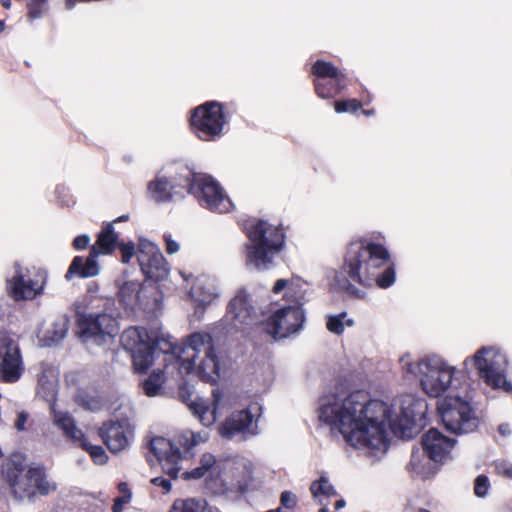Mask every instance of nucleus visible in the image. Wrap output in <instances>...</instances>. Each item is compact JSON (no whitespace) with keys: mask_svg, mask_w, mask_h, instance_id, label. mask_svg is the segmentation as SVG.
Here are the masks:
<instances>
[{"mask_svg":"<svg viewBox=\"0 0 512 512\" xmlns=\"http://www.w3.org/2000/svg\"><path fill=\"white\" fill-rule=\"evenodd\" d=\"M318 419L338 432L351 447L380 457L389 448V431L405 436L415 425L417 414L409 406L396 414L393 406L371 399L363 390L349 394L331 392L320 398Z\"/></svg>","mask_w":512,"mask_h":512,"instance_id":"nucleus-1","label":"nucleus"},{"mask_svg":"<svg viewBox=\"0 0 512 512\" xmlns=\"http://www.w3.org/2000/svg\"><path fill=\"white\" fill-rule=\"evenodd\" d=\"M123 348L130 353L137 372L146 371L154 362V350L176 357L179 374L192 375L209 383L219 377V358L213 337L207 332H194L181 345L165 338H152L143 327H129L121 336Z\"/></svg>","mask_w":512,"mask_h":512,"instance_id":"nucleus-2","label":"nucleus"},{"mask_svg":"<svg viewBox=\"0 0 512 512\" xmlns=\"http://www.w3.org/2000/svg\"><path fill=\"white\" fill-rule=\"evenodd\" d=\"M389 260L385 247L365 241L350 243L344 259L343 271L329 274L331 285L340 290H350L351 282L370 286L376 282L381 288H388L395 282V270L387 268L381 275L377 270Z\"/></svg>","mask_w":512,"mask_h":512,"instance_id":"nucleus-3","label":"nucleus"},{"mask_svg":"<svg viewBox=\"0 0 512 512\" xmlns=\"http://www.w3.org/2000/svg\"><path fill=\"white\" fill-rule=\"evenodd\" d=\"M272 293L282 294L286 305L275 309L267 318V333L274 339H283L298 333L306 319L303 306L310 297L308 283L300 277L278 279L272 287Z\"/></svg>","mask_w":512,"mask_h":512,"instance_id":"nucleus-4","label":"nucleus"},{"mask_svg":"<svg viewBox=\"0 0 512 512\" xmlns=\"http://www.w3.org/2000/svg\"><path fill=\"white\" fill-rule=\"evenodd\" d=\"M3 477L15 501H32L37 495L47 496L57 490L44 467L28 466L20 454L10 457L3 469Z\"/></svg>","mask_w":512,"mask_h":512,"instance_id":"nucleus-5","label":"nucleus"},{"mask_svg":"<svg viewBox=\"0 0 512 512\" xmlns=\"http://www.w3.org/2000/svg\"><path fill=\"white\" fill-rule=\"evenodd\" d=\"M399 363L404 376L418 378L423 391L430 397H439L445 393L455 374V367L437 356L416 359L405 354Z\"/></svg>","mask_w":512,"mask_h":512,"instance_id":"nucleus-6","label":"nucleus"},{"mask_svg":"<svg viewBox=\"0 0 512 512\" xmlns=\"http://www.w3.org/2000/svg\"><path fill=\"white\" fill-rule=\"evenodd\" d=\"M249 243L246 245V266L255 270L271 267L275 255L284 247L285 234L280 226L259 220L248 230Z\"/></svg>","mask_w":512,"mask_h":512,"instance_id":"nucleus-7","label":"nucleus"},{"mask_svg":"<svg viewBox=\"0 0 512 512\" xmlns=\"http://www.w3.org/2000/svg\"><path fill=\"white\" fill-rule=\"evenodd\" d=\"M463 364L466 368L472 364L479 377L491 388L512 391V383L505 377L508 360L498 348L482 347L472 357L466 358Z\"/></svg>","mask_w":512,"mask_h":512,"instance_id":"nucleus-8","label":"nucleus"},{"mask_svg":"<svg viewBox=\"0 0 512 512\" xmlns=\"http://www.w3.org/2000/svg\"><path fill=\"white\" fill-rule=\"evenodd\" d=\"M185 187L199 202V204L211 211L225 213L233 206L230 198L224 192L219 183L207 174L191 173L185 169L183 176Z\"/></svg>","mask_w":512,"mask_h":512,"instance_id":"nucleus-9","label":"nucleus"},{"mask_svg":"<svg viewBox=\"0 0 512 512\" xmlns=\"http://www.w3.org/2000/svg\"><path fill=\"white\" fill-rule=\"evenodd\" d=\"M438 411L445 428L454 434L470 433L478 426L469 403L460 397L446 396L438 404Z\"/></svg>","mask_w":512,"mask_h":512,"instance_id":"nucleus-10","label":"nucleus"},{"mask_svg":"<svg viewBox=\"0 0 512 512\" xmlns=\"http://www.w3.org/2000/svg\"><path fill=\"white\" fill-rule=\"evenodd\" d=\"M79 327L81 338L87 345H109L119 333L117 318L107 312L81 317Z\"/></svg>","mask_w":512,"mask_h":512,"instance_id":"nucleus-11","label":"nucleus"},{"mask_svg":"<svg viewBox=\"0 0 512 512\" xmlns=\"http://www.w3.org/2000/svg\"><path fill=\"white\" fill-rule=\"evenodd\" d=\"M226 124L222 105L218 102H206L194 109L191 127L196 136L204 141L219 137Z\"/></svg>","mask_w":512,"mask_h":512,"instance_id":"nucleus-12","label":"nucleus"},{"mask_svg":"<svg viewBox=\"0 0 512 512\" xmlns=\"http://www.w3.org/2000/svg\"><path fill=\"white\" fill-rule=\"evenodd\" d=\"M24 369L18 343L6 332L0 331L1 379L7 383H15L21 378Z\"/></svg>","mask_w":512,"mask_h":512,"instance_id":"nucleus-13","label":"nucleus"},{"mask_svg":"<svg viewBox=\"0 0 512 512\" xmlns=\"http://www.w3.org/2000/svg\"><path fill=\"white\" fill-rule=\"evenodd\" d=\"M137 260L142 273L149 279L161 281L169 274L168 264L160 249L147 239H140Z\"/></svg>","mask_w":512,"mask_h":512,"instance_id":"nucleus-14","label":"nucleus"},{"mask_svg":"<svg viewBox=\"0 0 512 512\" xmlns=\"http://www.w3.org/2000/svg\"><path fill=\"white\" fill-rule=\"evenodd\" d=\"M260 409L258 404H252L246 409L233 412L219 427L221 436L230 439L237 434L257 435V416Z\"/></svg>","mask_w":512,"mask_h":512,"instance_id":"nucleus-15","label":"nucleus"},{"mask_svg":"<svg viewBox=\"0 0 512 512\" xmlns=\"http://www.w3.org/2000/svg\"><path fill=\"white\" fill-rule=\"evenodd\" d=\"M312 71L318 77L315 81L316 92L323 99L334 97L345 87V75L329 62L316 61Z\"/></svg>","mask_w":512,"mask_h":512,"instance_id":"nucleus-16","label":"nucleus"},{"mask_svg":"<svg viewBox=\"0 0 512 512\" xmlns=\"http://www.w3.org/2000/svg\"><path fill=\"white\" fill-rule=\"evenodd\" d=\"M226 320L237 330L260 321L259 315L252 304L251 296L246 291H239L231 300Z\"/></svg>","mask_w":512,"mask_h":512,"instance_id":"nucleus-17","label":"nucleus"},{"mask_svg":"<svg viewBox=\"0 0 512 512\" xmlns=\"http://www.w3.org/2000/svg\"><path fill=\"white\" fill-rule=\"evenodd\" d=\"M252 475V467L245 458H230L225 460L220 469V478L228 490H244Z\"/></svg>","mask_w":512,"mask_h":512,"instance_id":"nucleus-18","label":"nucleus"},{"mask_svg":"<svg viewBox=\"0 0 512 512\" xmlns=\"http://www.w3.org/2000/svg\"><path fill=\"white\" fill-rule=\"evenodd\" d=\"M99 434L112 453L127 449L134 438V427L128 420L109 421L103 424Z\"/></svg>","mask_w":512,"mask_h":512,"instance_id":"nucleus-19","label":"nucleus"},{"mask_svg":"<svg viewBox=\"0 0 512 512\" xmlns=\"http://www.w3.org/2000/svg\"><path fill=\"white\" fill-rule=\"evenodd\" d=\"M150 451L161 463L165 473L176 479L181 470V452L174 443L164 437H154L150 441Z\"/></svg>","mask_w":512,"mask_h":512,"instance_id":"nucleus-20","label":"nucleus"},{"mask_svg":"<svg viewBox=\"0 0 512 512\" xmlns=\"http://www.w3.org/2000/svg\"><path fill=\"white\" fill-rule=\"evenodd\" d=\"M46 279V271L38 269L32 277L17 274L8 284L10 292L16 300L33 299L42 293Z\"/></svg>","mask_w":512,"mask_h":512,"instance_id":"nucleus-21","label":"nucleus"},{"mask_svg":"<svg viewBox=\"0 0 512 512\" xmlns=\"http://www.w3.org/2000/svg\"><path fill=\"white\" fill-rule=\"evenodd\" d=\"M422 447L434 462H445L451 458L455 440L443 435L437 429H430L422 436Z\"/></svg>","mask_w":512,"mask_h":512,"instance_id":"nucleus-22","label":"nucleus"},{"mask_svg":"<svg viewBox=\"0 0 512 512\" xmlns=\"http://www.w3.org/2000/svg\"><path fill=\"white\" fill-rule=\"evenodd\" d=\"M220 404L221 394L219 391L214 390L212 404L203 398H197L189 404V408L203 426L209 427L216 422Z\"/></svg>","mask_w":512,"mask_h":512,"instance_id":"nucleus-23","label":"nucleus"},{"mask_svg":"<svg viewBox=\"0 0 512 512\" xmlns=\"http://www.w3.org/2000/svg\"><path fill=\"white\" fill-rule=\"evenodd\" d=\"M184 175L185 173L181 174L174 184L164 176H157L148 186L151 198L157 202H162L170 199L173 195L180 194V189H186Z\"/></svg>","mask_w":512,"mask_h":512,"instance_id":"nucleus-24","label":"nucleus"},{"mask_svg":"<svg viewBox=\"0 0 512 512\" xmlns=\"http://www.w3.org/2000/svg\"><path fill=\"white\" fill-rule=\"evenodd\" d=\"M220 294L216 283L207 277H198L189 290L191 299L200 307L211 304Z\"/></svg>","mask_w":512,"mask_h":512,"instance_id":"nucleus-25","label":"nucleus"},{"mask_svg":"<svg viewBox=\"0 0 512 512\" xmlns=\"http://www.w3.org/2000/svg\"><path fill=\"white\" fill-rule=\"evenodd\" d=\"M99 255L98 252H94L93 249H91L90 255L86 259L80 256L75 257L68 268L65 278L72 280L75 276L83 278L96 276L99 273L97 263V257Z\"/></svg>","mask_w":512,"mask_h":512,"instance_id":"nucleus-26","label":"nucleus"},{"mask_svg":"<svg viewBox=\"0 0 512 512\" xmlns=\"http://www.w3.org/2000/svg\"><path fill=\"white\" fill-rule=\"evenodd\" d=\"M69 319L66 315L57 316L46 328L40 331L44 345L51 346L61 342L67 335Z\"/></svg>","mask_w":512,"mask_h":512,"instance_id":"nucleus-27","label":"nucleus"},{"mask_svg":"<svg viewBox=\"0 0 512 512\" xmlns=\"http://www.w3.org/2000/svg\"><path fill=\"white\" fill-rule=\"evenodd\" d=\"M51 411L53 413L54 424L60 428L68 438L74 442H78L83 438L84 434L76 427L73 418L67 412L57 411L54 405L51 407Z\"/></svg>","mask_w":512,"mask_h":512,"instance_id":"nucleus-28","label":"nucleus"},{"mask_svg":"<svg viewBox=\"0 0 512 512\" xmlns=\"http://www.w3.org/2000/svg\"><path fill=\"white\" fill-rule=\"evenodd\" d=\"M141 286L137 280H126L119 284L118 297L126 308L135 309L139 305Z\"/></svg>","mask_w":512,"mask_h":512,"instance_id":"nucleus-29","label":"nucleus"},{"mask_svg":"<svg viewBox=\"0 0 512 512\" xmlns=\"http://www.w3.org/2000/svg\"><path fill=\"white\" fill-rule=\"evenodd\" d=\"M118 235L114 231L113 223H109L98 235L96 243L91 247L99 254H110L114 249Z\"/></svg>","mask_w":512,"mask_h":512,"instance_id":"nucleus-30","label":"nucleus"},{"mask_svg":"<svg viewBox=\"0 0 512 512\" xmlns=\"http://www.w3.org/2000/svg\"><path fill=\"white\" fill-rule=\"evenodd\" d=\"M209 439V433L206 431L193 432L191 430H183L176 435V442L181 446L186 453Z\"/></svg>","mask_w":512,"mask_h":512,"instance_id":"nucleus-31","label":"nucleus"},{"mask_svg":"<svg viewBox=\"0 0 512 512\" xmlns=\"http://www.w3.org/2000/svg\"><path fill=\"white\" fill-rule=\"evenodd\" d=\"M170 512H220L217 508L208 506L202 499H179L176 500Z\"/></svg>","mask_w":512,"mask_h":512,"instance_id":"nucleus-32","label":"nucleus"},{"mask_svg":"<svg viewBox=\"0 0 512 512\" xmlns=\"http://www.w3.org/2000/svg\"><path fill=\"white\" fill-rule=\"evenodd\" d=\"M354 323V319L349 317L345 311L326 316V328L335 335L343 334L346 328L352 327Z\"/></svg>","mask_w":512,"mask_h":512,"instance_id":"nucleus-33","label":"nucleus"},{"mask_svg":"<svg viewBox=\"0 0 512 512\" xmlns=\"http://www.w3.org/2000/svg\"><path fill=\"white\" fill-rule=\"evenodd\" d=\"M310 491L319 504L336 495L334 487L326 477H320L319 480L312 482Z\"/></svg>","mask_w":512,"mask_h":512,"instance_id":"nucleus-34","label":"nucleus"},{"mask_svg":"<svg viewBox=\"0 0 512 512\" xmlns=\"http://www.w3.org/2000/svg\"><path fill=\"white\" fill-rule=\"evenodd\" d=\"M164 383V375L160 370L153 371L151 375L143 382L142 388L144 393L149 397L160 394Z\"/></svg>","mask_w":512,"mask_h":512,"instance_id":"nucleus-35","label":"nucleus"},{"mask_svg":"<svg viewBox=\"0 0 512 512\" xmlns=\"http://www.w3.org/2000/svg\"><path fill=\"white\" fill-rule=\"evenodd\" d=\"M215 464H216L215 456L210 453H205L200 458V466L189 471V472L183 473V475L186 479L201 478L205 475L206 472H208L210 469H212Z\"/></svg>","mask_w":512,"mask_h":512,"instance_id":"nucleus-36","label":"nucleus"},{"mask_svg":"<svg viewBox=\"0 0 512 512\" xmlns=\"http://www.w3.org/2000/svg\"><path fill=\"white\" fill-rule=\"evenodd\" d=\"M77 443H79V445L90 454L96 464L102 465L107 462L108 456L101 446L89 443L85 436H83V438Z\"/></svg>","mask_w":512,"mask_h":512,"instance_id":"nucleus-37","label":"nucleus"},{"mask_svg":"<svg viewBox=\"0 0 512 512\" xmlns=\"http://www.w3.org/2000/svg\"><path fill=\"white\" fill-rule=\"evenodd\" d=\"M335 111L337 113H343V112H356L360 107L361 104L359 101L353 99V100H347V101H337L334 104Z\"/></svg>","mask_w":512,"mask_h":512,"instance_id":"nucleus-38","label":"nucleus"},{"mask_svg":"<svg viewBox=\"0 0 512 512\" xmlns=\"http://www.w3.org/2000/svg\"><path fill=\"white\" fill-rule=\"evenodd\" d=\"M475 494L478 497H485L489 490V480L485 475H479L475 480Z\"/></svg>","mask_w":512,"mask_h":512,"instance_id":"nucleus-39","label":"nucleus"},{"mask_svg":"<svg viewBox=\"0 0 512 512\" xmlns=\"http://www.w3.org/2000/svg\"><path fill=\"white\" fill-rule=\"evenodd\" d=\"M119 248L121 251L122 263H129L132 257L136 254L134 243H123L119 245Z\"/></svg>","mask_w":512,"mask_h":512,"instance_id":"nucleus-40","label":"nucleus"},{"mask_svg":"<svg viewBox=\"0 0 512 512\" xmlns=\"http://www.w3.org/2000/svg\"><path fill=\"white\" fill-rule=\"evenodd\" d=\"M46 0H30L28 3L29 16L31 19L39 18L43 13V4Z\"/></svg>","mask_w":512,"mask_h":512,"instance_id":"nucleus-41","label":"nucleus"},{"mask_svg":"<svg viewBox=\"0 0 512 512\" xmlns=\"http://www.w3.org/2000/svg\"><path fill=\"white\" fill-rule=\"evenodd\" d=\"M281 505L287 509H292L297 504V497L290 491H284L280 497Z\"/></svg>","mask_w":512,"mask_h":512,"instance_id":"nucleus-42","label":"nucleus"},{"mask_svg":"<svg viewBox=\"0 0 512 512\" xmlns=\"http://www.w3.org/2000/svg\"><path fill=\"white\" fill-rule=\"evenodd\" d=\"M38 382L43 388L52 391L55 382L52 371L49 370L48 374H46V371H44L41 375H39Z\"/></svg>","mask_w":512,"mask_h":512,"instance_id":"nucleus-43","label":"nucleus"},{"mask_svg":"<svg viewBox=\"0 0 512 512\" xmlns=\"http://www.w3.org/2000/svg\"><path fill=\"white\" fill-rule=\"evenodd\" d=\"M495 470L499 475L512 478V464L501 461L495 464Z\"/></svg>","mask_w":512,"mask_h":512,"instance_id":"nucleus-44","label":"nucleus"},{"mask_svg":"<svg viewBox=\"0 0 512 512\" xmlns=\"http://www.w3.org/2000/svg\"><path fill=\"white\" fill-rule=\"evenodd\" d=\"M151 483L157 487L162 488L164 493H168L172 487L170 480L164 477H155L151 479Z\"/></svg>","mask_w":512,"mask_h":512,"instance_id":"nucleus-45","label":"nucleus"},{"mask_svg":"<svg viewBox=\"0 0 512 512\" xmlns=\"http://www.w3.org/2000/svg\"><path fill=\"white\" fill-rule=\"evenodd\" d=\"M131 499V493L124 494L121 497L115 499L114 504L112 506L113 512H122L123 505L127 504Z\"/></svg>","mask_w":512,"mask_h":512,"instance_id":"nucleus-46","label":"nucleus"},{"mask_svg":"<svg viewBox=\"0 0 512 512\" xmlns=\"http://www.w3.org/2000/svg\"><path fill=\"white\" fill-rule=\"evenodd\" d=\"M164 240L166 243V252L168 254H175L180 250L179 243L173 240L170 235H165Z\"/></svg>","mask_w":512,"mask_h":512,"instance_id":"nucleus-47","label":"nucleus"},{"mask_svg":"<svg viewBox=\"0 0 512 512\" xmlns=\"http://www.w3.org/2000/svg\"><path fill=\"white\" fill-rule=\"evenodd\" d=\"M411 468L417 473H424L423 466L421 464V455L419 453H413L410 461Z\"/></svg>","mask_w":512,"mask_h":512,"instance_id":"nucleus-48","label":"nucleus"},{"mask_svg":"<svg viewBox=\"0 0 512 512\" xmlns=\"http://www.w3.org/2000/svg\"><path fill=\"white\" fill-rule=\"evenodd\" d=\"M90 242V237L88 235H80L74 239L73 245L76 249H84Z\"/></svg>","mask_w":512,"mask_h":512,"instance_id":"nucleus-49","label":"nucleus"},{"mask_svg":"<svg viewBox=\"0 0 512 512\" xmlns=\"http://www.w3.org/2000/svg\"><path fill=\"white\" fill-rule=\"evenodd\" d=\"M27 420V416L22 412V413H19L18 415V419L15 423V427L18 429V430H23L24 429V424Z\"/></svg>","mask_w":512,"mask_h":512,"instance_id":"nucleus-50","label":"nucleus"},{"mask_svg":"<svg viewBox=\"0 0 512 512\" xmlns=\"http://www.w3.org/2000/svg\"><path fill=\"white\" fill-rule=\"evenodd\" d=\"M499 432L503 436H507V435L511 434V429H510L508 424H502V425L499 426Z\"/></svg>","mask_w":512,"mask_h":512,"instance_id":"nucleus-51","label":"nucleus"},{"mask_svg":"<svg viewBox=\"0 0 512 512\" xmlns=\"http://www.w3.org/2000/svg\"><path fill=\"white\" fill-rule=\"evenodd\" d=\"M337 86V82L335 79L332 78H326V89L332 88Z\"/></svg>","mask_w":512,"mask_h":512,"instance_id":"nucleus-52","label":"nucleus"},{"mask_svg":"<svg viewBox=\"0 0 512 512\" xmlns=\"http://www.w3.org/2000/svg\"><path fill=\"white\" fill-rule=\"evenodd\" d=\"M129 219V215L127 214H124V215H121L120 217H118L117 219H115L112 223H117V222H124V221H127Z\"/></svg>","mask_w":512,"mask_h":512,"instance_id":"nucleus-53","label":"nucleus"},{"mask_svg":"<svg viewBox=\"0 0 512 512\" xmlns=\"http://www.w3.org/2000/svg\"><path fill=\"white\" fill-rule=\"evenodd\" d=\"M345 504L346 503H345V501L343 499L337 500L336 503H335V508L337 510H339V509L343 508L345 506Z\"/></svg>","mask_w":512,"mask_h":512,"instance_id":"nucleus-54","label":"nucleus"},{"mask_svg":"<svg viewBox=\"0 0 512 512\" xmlns=\"http://www.w3.org/2000/svg\"><path fill=\"white\" fill-rule=\"evenodd\" d=\"M179 274L184 279V281H189L190 278H192L191 274H187L186 272L180 271Z\"/></svg>","mask_w":512,"mask_h":512,"instance_id":"nucleus-55","label":"nucleus"},{"mask_svg":"<svg viewBox=\"0 0 512 512\" xmlns=\"http://www.w3.org/2000/svg\"><path fill=\"white\" fill-rule=\"evenodd\" d=\"M119 488H120V491L123 492L124 494H127V493H130L128 490H127V487H126V484L125 483H121L119 485Z\"/></svg>","mask_w":512,"mask_h":512,"instance_id":"nucleus-56","label":"nucleus"},{"mask_svg":"<svg viewBox=\"0 0 512 512\" xmlns=\"http://www.w3.org/2000/svg\"><path fill=\"white\" fill-rule=\"evenodd\" d=\"M0 1H1V4L3 7H5L6 9L10 8V6H11L10 0H0Z\"/></svg>","mask_w":512,"mask_h":512,"instance_id":"nucleus-57","label":"nucleus"},{"mask_svg":"<svg viewBox=\"0 0 512 512\" xmlns=\"http://www.w3.org/2000/svg\"><path fill=\"white\" fill-rule=\"evenodd\" d=\"M322 507L321 509L319 510V512H329L327 506H328V503L327 502H323V504H320Z\"/></svg>","mask_w":512,"mask_h":512,"instance_id":"nucleus-58","label":"nucleus"},{"mask_svg":"<svg viewBox=\"0 0 512 512\" xmlns=\"http://www.w3.org/2000/svg\"><path fill=\"white\" fill-rule=\"evenodd\" d=\"M363 113L365 115H371V114H373V111L372 110H364Z\"/></svg>","mask_w":512,"mask_h":512,"instance_id":"nucleus-59","label":"nucleus"},{"mask_svg":"<svg viewBox=\"0 0 512 512\" xmlns=\"http://www.w3.org/2000/svg\"><path fill=\"white\" fill-rule=\"evenodd\" d=\"M4 29V22L0 21V32H2Z\"/></svg>","mask_w":512,"mask_h":512,"instance_id":"nucleus-60","label":"nucleus"},{"mask_svg":"<svg viewBox=\"0 0 512 512\" xmlns=\"http://www.w3.org/2000/svg\"><path fill=\"white\" fill-rule=\"evenodd\" d=\"M418 512H431V511H429V510H427V509H424V508H421V509H419V511H418Z\"/></svg>","mask_w":512,"mask_h":512,"instance_id":"nucleus-61","label":"nucleus"},{"mask_svg":"<svg viewBox=\"0 0 512 512\" xmlns=\"http://www.w3.org/2000/svg\"><path fill=\"white\" fill-rule=\"evenodd\" d=\"M267 512H280V509H273V510H269Z\"/></svg>","mask_w":512,"mask_h":512,"instance_id":"nucleus-62","label":"nucleus"}]
</instances>
